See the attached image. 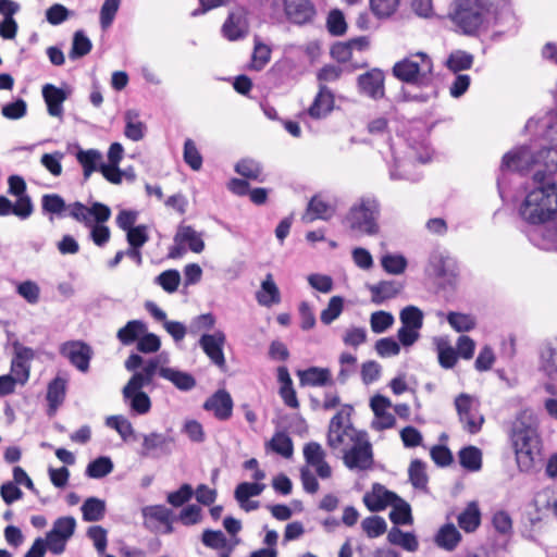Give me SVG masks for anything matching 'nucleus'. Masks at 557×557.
Instances as JSON below:
<instances>
[{"label": "nucleus", "instance_id": "obj_1", "mask_svg": "<svg viewBox=\"0 0 557 557\" xmlns=\"http://www.w3.org/2000/svg\"><path fill=\"white\" fill-rule=\"evenodd\" d=\"M447 20L456 33L476 36L492 25L512 20V14L507 0H453Z\"/></svg>", "mask_w": 557, "mask_h": 557}, {"label": "nucleus", "instance_id": "obj_2", "mask_svg": "<svg viewBox=\"0 0 557 557\" xmlns=\"http://www.w3.org/2000/svg\"><path fill=\"white\" fill-rule=\"evenodd\" d=\"M525 198L519 208L521 218L537 230L557 215V182L541 170L532 174Z\"/></svg>", "mask_w": 557, "mask_h": 557}, {"label": "nucleus", "instance_id": "obj_3", "mask_svg": "<svg viewBox=\"0 0 557 557\" xmlns=\"http://www.w3.org/2000/svg\"><path fill=\"white\" fill-rule=\"evenodd\" d=\"M541 170L543 175L557 173V147L543 148L535 152L534 146H520L504 154L500 171L518 172L527 175Z\"/></svg>", "mask_w": 557, "mask_h": 557}, {"label": "nucleus", "instance_id": "obj_4", "mask_svg": "<svg viewBox=\"0 0 557 557\" xmlns=\"http://www.w3.org/2000/svg\"><path fill=\"white\" fill-rule=\"evenodd\" d=\"M510 441L516 454V460L521 471H530L540 453V437L536 419L532 411L519 412L512 422Z\"/></svg>", "mask_w": 557, "mask_h": 557}, {"label": "nucleus", "instance_id": "obj_5", "mask_svg": "<svg viewBox=\"0 0 557 557\" xmlns=\"http://www.w3.org/2000/svg\"><path fill=\"white\" fill-rule=\"evenodd\" d=\"M381 205L371 195L358 198L343 218V226L354 236H375L380 233Z\"/></svg>", "mask_w": 557, "mask_h": 557}, {"label": "nucleus", "instance_id": "obj_6", "mask_svg": "<svg viewBox=\"0 0 557 557\" xmlns=\"http://www.w3.org/2000/svg\"><path fill=\"white\" fill-rule=\"evenodd\" d=\"M41 209L44 213H49L58 218L71 216L82 224H89L94 214L98 221L109 220L111 209L101 202H92L90 207L79 201L66 205L64 199L58 194H46L41 197Z\"/></svg>", "mask_w": 557, "mask_h": 557}, {"label": "nucleus", "instance_id": "obj_7", "mask_svg": "<svg viewBox=\"0 0 557 557\" xmlns=\"http://www.w3.org/2000/svg\"><path fill=\"white\" fill-rule=\"evenodd\" d=\"M351 412L352 407L344 405L331 419L327 430V445L330 448L344 453L367 435L366 432L357 430L352 425L350 421Z\"/></svg>", "mask_w": 557, "mask_h": 557}, {"label": "nucleus", "instance_id": "obj_8", "mask_svg": "<svg viewBox=\"0 0 557 557\" xmlns=\"http://www.w3.org/2000/svg\"><path fill=\"white\" fill-rule=\"evenodd\" d=\"M433 62L424 52L411 53L393 66V74L399 81L418 86L432 82Z\"/></svg>", "mask_w": 557, "mask_h": 557}, {"label": "nucleus", "instance_id": "obj_9", "mask_svg": "<svg viewBox=\"0 0 557 557\" xmlns=\"http://www.w3.org/2000/svg\"><path fill=\"white\" fill-rule=\"evenodd\" d=\"M153 369L149 364L145 371L135 372L122 389L123 399L134 414L144 416L151 409V400L143 388L152 383Z\"/></svg>", "mask_w": 557, "mask_h": 557}, {"label": "nucleus", "instance_id": "obj_10", "mask_svg": "<svg viewBox=\"0 0 557 557\" xmlns=\"http://www.w3.org/2000/svg\"><path fill=\"white\" fill-rule=\"evenodd\" d=\"M173 240L174 245L169 249L168 253L170 259L182 258L187 248L195 253H200L205 249L202 234L190 225L180 224Z\"/></svg>", "mask_w": 557, "mask_h": 557}, {"label": "nucleus", "instance_id": "obj_11", "mask_svg": "<svg viewBox=\"0 0 557 557\" xmlns=\"http://www.w3.org/2000/svg\"><path fill=\"white\" fill-rule=\"evenodd\" d=\"M425 273L430 276L450 282L457 277L459 268L457 260L446 250L436 248L429 256Z\"/></svg>", "mask_w": 557, "mask_h": 557}, {"label": "nucleus", "instance_id": "obj_12", "mask_svg": "<svg viewBox=\"0 0 557 557\" xmlns=\"http://www.w3.org/2000/svg\"><path fill=\"white\" fill-rule=\"evenodd\" d=\"M342 454L343 462L349 470L366 471L373 466L372 445L368 434Z\"/></svg>", "mask_w": 557, "mask_h": 557}, {"label": "nucleus", "instance_id": "obj_13", "mask_svg": "<svg viewBox=\"0 0 557 557\" xmlns=\"http://www.w3.org/2000/svg\"><path fill=\"white\" fill-rule=\"evenodd\" d=\"M141 445L138 455L144 458H160L170 455L174 445V437L159 432L140 434Z\"/></svg>", "mask_w": 557, "mask_h": 557}, {"label": "nucleus", "instance_id": "obj_14", "mask_svg": "<svg viewBox=\"0 0 557 557\" xmlns=\"http://www.w3.org/2000/svg\"><path fill=\"white\" fill-rule=\"evenodd\" d=\"M226 336L223 331L218 330L212 334H202L199 338V346L210 359V361L220 369H225L224 345Z\"/></svg>", "mask_w": 557, "mask_h": 557}, {"label": "nucleus", "instance_id": "obj_15", "mask_svg": "<svg viewBox=\"0 0 557 557\" xmlns=\"http://www.w3.org/2000/svg\"><path fill=\"white\" fill-rule=\"evenodd\" d=\"M35 357V351L26 346L15 344L14 356L11 361L10 376L20 384L25 385L30 374V361Z\"/></svg>", "mask_w": 557, "mask_h": 557}, {"label": "nucleus", "instance_id": "obj_16", "mask_svg": "<svg viewBox=\"0 0 557 557\" xmlns=\"http://www.w3.org/2000/svg\"><path fill=\"white\" fill-rule=\"evenodd\" d=\"M60 354L67 358L79 371L86 372L89 368L92 350L81 341H71L62 344Z\"/></svg>", "mask_w": 557, "mask_h": 557}, {"label": "nucleus", "instance_id": "obj_17", "mask_svg": "<svg viewBox=\"0 0 557 557\" xmlns=\"http://www.w3.org/2000/svg\"><path fill=\"white\" fill-rule=\"evenodd\" d=\"M286 18L296 25H306L313 21L317 11L311 0H284Z\"/></svg>", "mask_w": 557, "mask_h": 557}, {"label": "nucleus", "instance_id": "obj_18", "mask_svg": "<svg viewBox=\"0 0 557 557\" xmlns=\"http://www.w3.org/2000/svg\"><path fill=\"white\" fill-rule=\"evenodd\" d=\"M370 407L374 413V419L371 422L372 429L382 431L391 429L395 425V417L388 412L392 407L391 400L382 395H375L370 400Z\"/></svg>", "mask_w": 557, "mask_h": 557}, {"label": "nucleus", "instance_id": "obj_19", "mask_svg": "<svg viewBox=\"0 0 557 557\" xmlns=\"http://www.w3.org/2000/svg\"><path fill=\"white\" fill-rule=\"evenodd\" d=\"M397 497V494L388 491L384 485L374 483L371 491L363 495V503L370 511L376 512L391 507Z\"/></svg>", "mask_w": 557, "mask_h": 557}, {"label": "nucleus", "instance_id": "obj_20", "mask_svg": "<svg viewBox=\"0 0 557 557\" xmlns=\"http://www.w3.org/2000/svg\"><path fill=\"white\" fill-rule=\"evenodd\" d=\"M336 212V203L322 194L315 195L308 203L307 211L302 218L306 222L314 220H330Z\"/></svg>", "mask_w": 557, "mask_h": 557}, {"label": "nucleus", "instance_id": "obj_21", "mask_svg": "<svg viewBox=\"0 0 557 557\" xmlns=\"http://www.w3.org/2000/svg\"><path fill=\"white\" fill-rule=\"evenodd\" d=\"M304 457L307 465L314 468L319 478L324 480L332 476V468L325 461V451L319 443L310 442L306 444L304 447Z\"/></svg>", "mask_w": 557, "mask_h": 557}, {"label": "nucleus", "instance_id": "obj_22", "mask_svg": "<svg viewBox=\"0 0 557 557\" xmlns=\"http://www.w3.org/2000/svg\"><path fill=\"white\" fill-rule=\"evenodd\" d=\"M234 403L230 393L219 389L203 404V409L213 412L218 420L225 421L232 417Z\"/></svg>", "mask_w": 557, "mask_h": 557}, {"label": "nucleus", "instance_id": "obj_23", "mask_svg": "<svg viewBox=\"0 0 557 557\" xmlns=\"http://www.w3.org/2000/svg\"><path fill=\"white\" fill-rule=\"evenodd\" d=\"M248 20L243 9H237L230 13L222 26V34L228 40H238L248 33Z\"/></svg>", "mask_w": 557, "mask_h": 557}, {"label": "nucleus", "instance_id": "obj_24", "mask_svg": "<svg viewBox=\"0 0 557 557\" xmlns=\"http://www.w3.org/2000/svg\"><path fill=\"white\" fill-rule=\"evenodd\" d=\"M358 85L364 95L377 99L384 96V74L380 70H371L358 78Z\"/></svg>", "mask_w": 557, "mask_h": 557}, {"label": "nucleus", "instance_id": "obj_25", "mask_svg": "<svg viewBox=\"0 0 557 557\" xmlns=\"http://www.w3.org/2000/svg\"><path fill=\"white\" fill-rule=\"evenodd\" d=\"M333 108L334 95L325 85H320L319 92L308 109L309 115L313 119L325 117Z\"/></svg>", "mask_w": 557, "mask_h": 557}, {"label": "nucleus", "instance_id": "obj_26", "mask_svg": "<svg viewBox=\"0 0 557 557\" xmlns=\"http://www.w3.org/2000/svg\"><path fill=\"white\" fill-rule=\"evenodd\" d=\"M42 97L47 104L48 113L51 116L61 117L63 114L62 104L67 98L66 91L52 84H47L42 87Z\"/></svg>", "mask_w": 557, "mask_h": 557}, {"label": "nucleus", "instance_id": "obj_27", "mask_svg": "<svg viewBox=\"0 0 557 557\" xmlns=\"http://www.w3.org/2000/svg\"><path fill=\"white\" fill-rule=\"evenodd\" d=\"M33 211L34 206L30 197L16 200L15 205H13L7 197L0 196V216L14 214L21 220H26L33 214Z\"/></svg>", "mask_w": 557, "mask_h": 557}, {"label": "nucleus", "instance_id": "obj_28", "mask_svg": "<svg viewBox=\"0 0 557 557\" xmlns=\"http://www.w3.org/2000/svg\"><path fill=\"white\" fill-rule=\"evenodd\" d=\"M76 160L83 168L84 180L87 181L96 171H101L103 163L102 153L97 149H79L76 152Z\"/></svg>", "mask_w": 557, "mask_h": 557}, {"label": "nucleus", "instance_id": "obj_29", "mask_svg": "<svg viewBox=\"0 0 557 557\" xmlns=\"http://www.w3.org/2000/svg\"><path fill=\"white\" fill-rule=\"evenodd\" d=\"M404 288V285L397 281H382L370 285L371 300L375 305H382L384 301L395 298Z\"/></svg>", "mask_w": 557, "mask_h": 557}, {"label": "nucleus", "instance_id": "obj_30", "mask_svg": "<svg viewBox=\"0 0 557 557\" xmlns=\"http://www.w3.org/2000/svg\"><path fill=\"white\" fill-rule=\"evenodd\" d=\"M540 370L548 382L557 381V348L552 343H544L540 349Z\"/></svg>", "mask_w": 557, "mask_h": 557}, {"label": "nucleus", "instance_id": "obj_31", "mask_svg": "<svg viewBox=\"0 0 557 557\" xmlns=\"http://www.w3.org/2000/svg\"><path fill=\"white\" fill-rule=\"evenodd\" d=\"M67 381L61 376L54 377L47 388L48 413L54 414L58 408L64 403Z\"/></svg>", "mask_w": 557, "mask_h": 557}, {"label": "nucleus", "instance_id": "obj_32", "mask_svg": "<svg viewBox=\"0 0 557 557\" xmlns=\"http://www.w3.org/2000/svg\"><path fill=\"white\" fill-rule=\"evenodd\" d=\"M160 376L171 382L180 391L187 392L196 386V380L191 374L175 368L160 369Z\"/></svg>", "mask_w": 557, "mask_h": 557}, {"label": "nucleus", "instance_id": "obj_33", "mask_svg": "<svg viewBox=\"0 0 557 557\" xmlns=\"http://www.w3.org/2000/svg\"><path fill=\"white\" fill-rule=\"evenodd\" d=\"M256 298L257 301L264 307H271L272 305L281 301L278 287L276 286L271 273L265 275L260 289L256 294Z\"/></svg>", "mask_w": 557, "mask_h": 557}, {"label": "nucleus", "instance_id": "obj_34", "mask_svg": "<svg viewBox=\"0 0 557 557\" xmlns=\"http://www.w3.org/2000/svg\"><path fill=\"white\" fill-rule=\"evenodd\" d=\"M300 385L324 386L331 383V371L326 368L310 367L297 372Z\"/></svg>", "mask_w": 557, "mask_h": 557}, {"label": "nucleus", "instance_id": "obj_35", "mask_svg": "<svg viewBox=\"0 0 557 557\" xmlns=\"http://www.w3.org/2000/svg\"><path fill=\"white\" fill-rule=\"evenodd\" d=\"M461 541V534L453 523H446L440 528L435 535V543L438 547L451 552Z\"/></svg>", "mask_w": 557, "mask_h": 557}, {"label": "nucleus", "instance_id": "obj_36", "mask_svg": "<svg viewBox=\"0 0 557 557\" xmlns=\"http://www.w3.org/2000/svg\"><path fill=\"white\" fill-rule=\"evenodd\" d=\"M147 332V325L140 320H131L123 327H121L116 337L123 345H132L138 341L141 335Z\"/></svg>", "mask_w": 557, "mask_h": 557}, {"label": "nucleus", "instance_id": "obj_37", "mask_svg": "<svg viewBox=\"0 0 557 557\" xmlns=\"http://www.w3.org/2000/svg\"><path fill=\"white\" fill-rule=\"evenodd\" d=\"M481 523V511L475 502L468 504L466 509L458 516V524L465 532H474Z\"/></svg>", "mask_w": 557, "mask_h": 557}, {"label": "nucleus", "instance_id": "obj_38", "mask_svg": "<svg viewBox=\"0 0 557 557\" xmlns=\"http://www.w3.org/2000/svg\"><path fill=\"white\" fill-rule=\"evenodd\" d=\"M125 119V136L133 140L138 141L144 138L146 126L139 121V113L136 110H127L124 115Z\"/></svg>", "mask_w": 557, "mask_h": 557}, {"label": "nucleus", "instance_id": "obj_39", "mask_svg": "<svg viewBox=\"0 0 557 557\" xmlns=\"http://www.w3.org/2000/svg\"><path fill=\"white\" fill-rule=\"evenodd\" d=\"M106 425L114 429L123 441L129 440L136 441L139 435L135 433V430L131 421L124 416H110L106 419Z\"/></svg>", "mask_w": 557, "mask_h": 557}, {"label": "nucleus", "instance_id": "obj_40", "mask_svg": "<svg viewBox=\"0 0 557 557\" xmlns=\"http://www.w3.org/2000/svg\"><path fill=\"white\" fill-rule=\"evenodd\" d=\"M387 540L389 541V543L398 545L408 552H416L418 550L419 547L418 540L413 533L404 532L397 527H393L389 530L387 534Z\"/></svg>", "mask_w": 557, "mask_h": 557}, {"label": "nucleus", "instance_id": "obj_41", "mask_svg": "<svg viewBox=\"0 0 557 557\" xmlns=\"http://www.w3.org/2000/svg\"><path fill=\"white\" fill-rule=\"evenodd\" d=\"M82 513L85 521H100L106 513V502L97 497H89L82 505Z\"/></svg>", "mask_w": 557, "mask_h": 557}, {"label": "nucleus", "instance_id": "obj_42", "mask_svg": "<svg viewBox=\"0 0 557 557\" xmlns=\"http://www.w3.org/2000/svg\"><path fill=\"white\" fill-rule=\"evenodd\" d=\"M391 507L389 519L395 525L412 523L411 508L406 500L398 496Z\"/></svg>", "mask_w": 557, "mask_h": 557}, {"label": "nucleus", "instance_id": "obj_43", "mask_svg": "<svg viewBox=\"0 0 557 557\" xmlns=\"http://www.w3.org/2000/svg\"><path fill=\"white\" fill-rule=\"evenodd\" d=\"M438 363L444 369H451L457 362V351L445 338L436 339Z\"/></svg>", "mask_w": 557, "mask_h": 557}, {"label": "nucleus", "instance_id": "obj_44", "mask_svg": "<svg viewBox=\"0 0 557 557\" xmlns=\"http://www.w3.org/2000/svg\"><path fill=\"white\" fill-rule=\"evenodd\" d=\"M424 314L421 309L416 306H407L401 309L399 320L401 326L420 331L423 326Z\"/></svg>", "mask_w": 557, "mask_h": 557}, {"label": "nucleus", "instance_id": "obj_45", "mask_svg": "<svg viewBox=\"0 0 557 557\" xmlns=\"http://www.w3.org/2000/svg\"><path fill=\"white\" fill-rule=\"evenodd\" d=\"M113 467L110 457L101 456L88 463L85 473L91 479H102L113 471Z\"/></svg>", "mask_w": 557, "mask_h": 557}, {"label": "nucleus", "instance_id": "obj_46", "mask_svg": "<svg viewBox=\"0 0 557 557\" xmlns=\"http://www.w3.org/2000/svg\"><path fill=\"white\" fill-rule=\"evenodd\" d=\"M92 44L83 30L74 33L72 48L69 52L71 60H77L90 52Z\"/></svg>", "mask_w": 557, "mask_h": 557}, {"label": "nucleus", "instance_id": "obj_47", "mask_svg": "<svg viewBox=\"0 0 557 557\" xmlns=\"http://www.w3.org/2000/svg\"><path fill=\"white\" fill-rule=\"evenodd\" d=\"M460 465L469 471H478L482 467L481 450L474 446H469L459 451Z\"/></svg>", "mask_w": 557, "mask_h": 557}, {"label": "nucleus", "instance_id": "obj_48", "mask_svg": "<svg viewBox=\"0 0 557 557\" xmlns=\"http://www.w3.org/2000/svg\"><path fill=\"white\" fill-rule=\"evenodd\" d=\"M447 322L459 333L469 332L476 325V320L473 315L461 312H449L447 314Z\"/></svg>", "mask_w": 557, "mask_h": 557}, {"label": "nucleus", "instance_id": "obj_49", "mask_svg": "<svg viewBox=\"0 0 557 557\" xmlns=\"http://www.w3.org/2000/svg\"><path fill=\"white\" fill-rule=\"evenodd\" d=\"M107 221L108 220L98 221L92 214L91 222L89 224H84L86 227L90 228V237L99 247L104 246L110 239V230L104 225Z\"/></svg>", "mask_w": 557, "mask_h": 557}, {"label": "nucleus", "instance_id": "obj_50", "mask_svg": "<svg viewBox=\"0 0 557 557\" xmlns=\"http://www.w3.org/2000/svg\"><path fill=\"white\" fill-rule=\"evenodd\" d=\"M473 64V55L463 50L453 51L447 61V67L453 72L469 70Z\"/></svg>", "mask_w": 557, "mask_h": 557}, {"label": "nucleus", "instance_id": "obj_51", "mask_svg": "<svg viewBox=\"0 0 557 557\" xmlns=\"http://www.w3.org/2000/svg\"><path fill=\"white\" fill-rule=\"evenodd\" d=\"M235 171L249 180L263 182V178L261 177L262 174V168L259 162L252 159H243L235 165Z\"/></svg>", "mask_w": 557, "mask_h": 557}, {"label": "nucleus", "instance_id": "obj_52", "mask_svg": "<svg viewBox=\"0 0 557 557\" xmlns=\"http://www.w3.org/2000/svg\"><path fill=\"white\" fill-rule=\"evenodd\" d=\"M344 310V298L341 296H333L329 300L327 307L322 310L320 320L323 324L330 325L334 322Z\"/></svg>", "mask_w": 557, "mask_h": 557}, {"label": "nucleus", "instance_id": "obj_53", "mask_svg": "<svg viewBox=\"0 0 557 557\" xmlns=\"http://www.w3.org/2000/svg\"><path fill=\"white\" fill-rule=\"evenodd\" d=\"M271 49L258 38L255 39V48L251 57L250 67L256 71L262 70L270 61Z\"/></svg>", "mask_w": 557, "mask_h": 557}, {"label": "nucleus", "instance_id": "obj_54", "mask_svg": "<svg viewBox=\"0 0 557 557\" xmlns=\"http://www.w3.org/2000/svg\"><path fill=\"white\" fill-rule=\"evenodd\" d=\"M395 322V318L387 311H375L370 317V326L373 333L381 334L386 332Z\"/></svg>", "mask_w": 557, "mask_h": 557}, {"label": "nucleus", "instance_id": "obj_55", "mask_svg": "<svg viewBox=\"0 0 557 557\" xmlns=\"http://www.w3.org/2000/svg\"><path fill=\"white\" fill-rule=\"evenodd\" d=\"M269 446L273 451L283 456L284 458L292 457L294 451L293 442L290 437L283 432L275 433L271 442L269 443Z\"/></svg>", "mask_w": 557, "mask_h": 557}, {"label": "nucleus", "instance_id": "obj_56", "mask_svg": "<svg viewBox=\"0 0 557 557\" xmlns=\"http://www.w3.org/2000/svg\"><path fill=\"white\" fill-rule=\"evenodd\" d=\"M361 528L369 537L374 539L386 532L387 523L384 518L372 516L363 519Z\"/></svg>", "mask_w": 557, "mask_h": 557}, {"label": "nucleus", "instance_id": "obj_57", "mask_svg": "<svg viewBox=\"0 0 557 557\" xmlns=\"http://www.w3.org/2000/svg\"><path fill=\"white\" fill-rule=\"evenodd\" d=\"M409 480L416 488L425 490L428 484V476L425 472V465L421 460H413L409 466Z\"/></svg>", "mask_w": 557, "mask_h": 557}, {"label": "nucleus", "instance_id": "obj_58", "mask_svg": "<svg viewBox=\"0 0 557 557\" xmlns=\"http://www.w3.org/2000/svg\"><path fill=\"white\" fill-rule=\"evenodd\" d=\"M264 488L265 484L263 483L243 482L236 486L234 496L238 503H243L248 500L250 497L259 496Z\"/></svg>", "mask_w": 557, "mask_h": 557}, {"label": "nucleus", "instance_id": "obj_59", "mask_svg": "<svg viewBox=\"0 0 557 557\" xmlns=\"http://www.w3.org/2000/svg\"><path fill=\"white\" fill-rule=\"evenodd\" d=\"M381 264L387 273L398 275L405 272L407 260L401 255L387 253L382 257Z\"/></svg>", "mask_w": 557, "mask_h": 557}, {"label": "nucleus", "instance_id": "obj_60", "mask_svg": "<svg viewBox=\"0 0 557 557\" xmlns=\"http://www.w3.org/2000/svg\"><path fill=\"white\" fill-rule=\"evenodd\" d=\"M16 293L30 305H36L40 299V287L30 280L20 283Z\"/></svg>", "mask_w": 557, "mask_h": 557}, {"label": "nucleus", "instance_id": "obj_61", "mask_svg": "<svg viewBox=\"0 0 557 557\" xmlns=\"http://www.w3.org/2000/svg\"><path fill=\"white\" fill-rule=\"evenodd\" d=\"M184 161L193 169L194 171H199L202 166V157L191 139H186L184 143V152H183Z\"/></svg>", "mask_w": 557, "mask_h": 557}, {"label": "nucleus", "instance_id": "obj_62", "mask_svg": "<svg viewBox=\"0 0 557 557\" xmlns=\"http://www.w3.org/2000/svg\"><path fill=\"white\" fill-rule=\"evenodd\" d=\"M399 5V0H370L372 13L379 18L389 17Z\"/></svg>", "mask_w": 557, "mask_h": 557}, {"label": "nucleus", "instance_id": "obj_63", "mask_svg": "<svg viewBox=\"0 0 557 557\" xmlns=\"http://www.w3.org/2000/svg\"><path fill=\"white\" fill-rule=\"evenodd\" d=\"M154 282L160 285L165 292L174 293L181 282V275L177 270H166L159 274Z\"/></svg>", "mask_w": 557, "mask_h": 557}, {"label": "nucleus", "instance_id": "obj_64", "mask_svg": "<svg viewBox=\"0 0 557 557\" xmlns=\"http://www.w3.org/2000/svg\"><path fill=\"white\" fill-rule=\"evenodd\" d=\"M492 524L502 535L508 536L512 533V519L505 510H498L493 515Z\"/></svg>", "mask_w": 557, "mask_h": 557}]
</instances>
